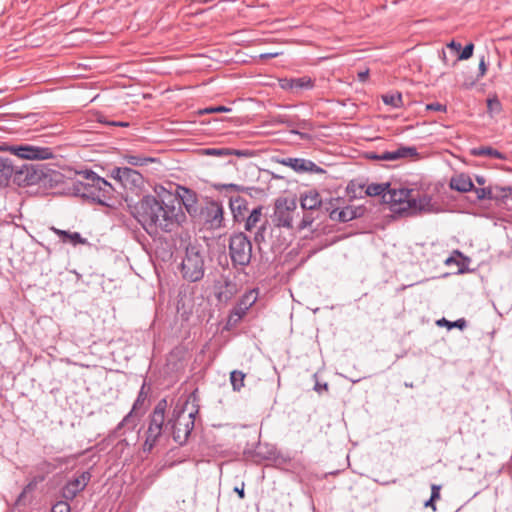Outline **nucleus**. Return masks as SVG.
Instances as JSON below:
<instances>
[{
	"instance_id": "nucleus-14",
	"label": "nucleus",
	"mask_w": 512,
	"mask_h": 512,
	"mask_svg": "<svg viewBox=\"0 0 512 512\" xmlns=\"http://www.w3.org/2000/svg\"><path fill=\"white\" fill-rule=\"evenodd\" d=\"M170 199H176L179 201L181 208L184 206L186 211L191 215H195L198 212L197 206V194L186 187L178 186L176 189V196L170 197Z\"/></svg>"
},
{
	"instance_id": "nucleus-52",
	"label": "nucleus",
	"mask_w": 512,
	"mask_h": 512,
	"mask_svg": "<svg viewBox=\"0 0 512 512\" xmlns=\"http://www.w3.org/2000/svg\"><path fill=\"white\" fill-rule=\"evenodd\" d=\"M476 182L479 185H484L486 181H485V178L483 176H476Z\"/></svg>"
},
{
	"instance_id": "nucleus-34",
	"label": "nucleus",
	"mask_w": 512,
	"mask_h": 512,
	"mask_svg": "<svg viewBox=\"0 0 512 512\" xmlns=\"http://www.w3.org/2000/svg\"><path fill=\"white\" fill-rule=\"evenodd\" d=\"M204 153L209 156H228L232 155V149L229 148H207Z\"/></svg>"
},
{
	"instance_id": "nucleus-23",
	"label": "nucleus",
	"mask_w": 512,
	"mask_h": 512,
	"mask_svg": "<svg viewBox=\"0 0 512 512\" xmlns=\"http://www.w3.org/2000/svg\"><path fill=\"white\" fill-rule=\"evenodd\" d=\"M230 208L236 220L244 218V211L247 210V201L241 196L230 198Z\"/></svg>"
},
{
	"instance_id": "nucleus-45",
	"label": "nucleus",
	"mask_w": 512,
	"mask_h": 512,
	"mask_svg": "<svg viewBox=\"0 0 512 512\" xmlns=\"http://www.w3.org/2000/svg\"><path fill=\"white\" fill-rule=\"evenodd\" d=\"M234 491L239 495V497L241 499H243L245 497V494H244V483H242V487L241 488L235 487Z\"/></svg>"
},
{
	"instance_id": "nucleus-8",
	"label": "nucleus",
	"mask_w": 512,
	"mask_h": 512,
	"mask_svg": "<svg viewBox=\"0 0 512 512\" xmlns=\"http://www.w3.org/2000/svg\"><path fill=\"white\" fill-rule=\"evenodd\" d=\"M298 214L295 200L278 199L275 203L272 222L276 227L292 229L293 220Z\"/></svg>"
},
{
	"instance_id": "nucleus-49",
	"label": "nucleus",
	"mask_w": 512,
	"mask_h": 512,
	"mask_svg": "<svg viewBox=\"0 0 512 512\" xmlns=\"http://www.w3.org/2000/svg\"><path fill=\"white\" fill-rule=\"evenodd\" d=\"M279 55L278 52H275V53H265V54H261V58L263 59H269V58H274V57H277Z\"/></svg>"
},
{
	"instance_id": "nucleus-5",
	"label": "nucleus",
	"mask_w": 512,
	"mask_h": 512,
	"mask_svg": "<svg viewBox=\"0 0 512 512\" xmlns=\"http://www.w3.org/2000/svg\"><path fill=\"white\" fill-rule=\"evenodd\" d=\"M206 251L198 241L189 242L181 262L182 277L189 282L200 281L205 274Z\"/></svg>"
},
{
	"instance_id": "nucleus-15",
	"label": "nucleus",
	"mask_w": 512,
	"mask_h": 512,
	"mask_svg": "<svg viewBox=\"0 0 512 512\" xmlns=\"http://www.w3.org/2000/svg\"><path fill=\"white\" fill-rule=\"evenodd\" d=\"M148 396V390H146V382L141 386L138 396L133 404L131 411L122 419V421L115 428L114 433H118L123 427L128 426L130 430H133L136 426V422L133 419V413L136 412L146 401Z\"/></svg>"
},
{
	"instance_id": "nucleus-21",
	"label": "nucleus",
	"mask_w": 512,
	"mask_h": 512,
	"mask_svg": "<svg viewBox=\"0 0 512 512\" xmlns=\"http://www.w3.org/2000/svg\"><path fill=\"white\" fill-rule=\"evenodd\" d=\"M52 231L58 235L64 243H71L76 246L78 244H85L87 242L86 239L82 238L81 234L78 232H69L61 229H57L55 227L52 228Z\"/></svg>"
},
{
	"instance_id": "nucleus-53",
	"label": "nucleus",
	"mask_w": 512,
	"mask_h": 512,
	"mask_svg": "<svg viewBox=\"0 0 512 512\" xmlns=\"http://www.w3.org/2000/svg\"><path fill=\"white\" fill-rule=\"evenodd\" d=\"M194 1L197 3L206 4V3L212 2L213 0H194Z\"/></svg>"
},
{
	"instance_id": "nucleus-41",
	"label": "nucleus",
	"mask_w": 512,
	"mask_h": 512,
	"mask_svg": "<svg viewBox=\"0 0 512 512\" xmlns=\"http://www.w3.org/2000/svg\"><path fill=\"white\" fill-rule=\"evenodd\" d=\"M36 468H37V470L48 474L53 470L54 467L51 465V463H49L47 461H43V462L39 463Z\"/></svg>"
},
{
	"instance_id": "nucleus-30",
	"label": "nucleus",
	"mask_w": 512,
	"mask_h": 512,
	"mask_svg": "<svg viewBox=\"0 0 512 512\" xmlns=\"http://www.w3.org/2000/svg\"><path fill=\"white\" fill-rule=\"evenodd\" d=\"M37 487L35 481L30 480L28 484L23 488L22 492L16 499V505H26V495L33 492Z\"/></svg>"
},
{
	"instance_id": "nucleus-17",
	"label": "nucleus",
	"mask_w": 512,
	"mask_h": 512,
	"mask_svg": "<svg viewBox=\"0 0 512 512\" xmlns=\"http://www.w3.org/2000/svg\"><path fill=\"white\" fill-rule=\"evenodd\" d=\"M361 207L346 206L342 209H333L330 212V218L339 222H348L362 215Z\"/></svg>"
},
{
	"instance_id": "nucleus-28",
	"label": "nucleus",
	"mask_w": 512,
	"mask_h": 512,
	"mask_svg": "<svg viewBox=\"0 0 512 512\" xmlns=\"http://www.w3.org/2000/svg\"><path fill=\"white\" fill-rule=\"evenodd\" d=\"M245 377V373L240 370H234L230 373V382L234 391H240L244 386Z\"/></svg>"
},
{
	"instance_id": "nucleus-39",
	"label": "nucleus",
	"mask_w": 512,
	"mask_h": 512,
	"mask_svg": "<svg viewBox=\"0 0 512 512\" xmlns=\"http://www.w3.org/2000/svg\"><path fill=\"white\" fill-rule=\"evenodd\" d=\"M312 222H313V218L308 214H304L299 225H298V228L304 229V228L310 226L312 224Z\"/></svg>"
},
{
	"instance_id": "nucleus-55",
	"label": "nucleus",
	"mask_w": 512,
	"mask_h": 512,
	"mask_svg": "<svg viewBox=\"0 0 512 512\" xmlns=\"http://www.w3.org/2000/svg\"><path fill=\"white\" fill-rule=\"evenodd\" d=\"M117 125H119V126H127L126 123H122V122L118 123Z\"/></svg>"
},
{
	"instance_id": "nucleus-9",
	"label": "nucleus",
	"mask_w": 512,
	"mask_h": 512,
	"mask_svg": "<svg viewBox=\"0 0 512 512\" xmlns=\"http://www.w3.org/2000/svg\"><path fill=\"white\" fill-rule=\"evenodd\" d=\"M111 177L117 180L124 188L137 190L143 186V176L129 167H115L111 171Z\"/></svg>"
},
{
	"instance_id": "nucleus-18",
	"label": "nucleus",
	"mask_w": 512,
	"mask_h": 512,
	"mask_svg": "<svg viewBox=\"0 0 512 512\" xmlns=\"http://www.w3.org/2000/svg\"><path fill=\"white\" fill-rule=\"evenodd\" d=\"M512 188H503V187H495L494 189L491 187L485 188H474L473 191L476 193L477 198L479 200H493L499 198L507 197V191H511Z\"/></svg>"
},
{
	"instance_id": "nucleus-7",
	"label": "nucleus",
	"mask_w": 512,
	"mask_h": 512,
	"mask_svg": "<svg viewBox=\"0 0 512 512\" xmlns=\"http://www.w3.org/2000/svg\"><path fill=\"white\" fill-rule=\"evenodd\" d=\"M229 253L234 265L247 266L252 258V244L242 232L230 237Z\"/></svg>"
},
{
	"instance_id": "nucleus-44",
	"label": "nucleus",
	"mask_w": 512,
	"mask_h": 512,
	"mask_svg": "<svg viewBox=\"0 0 512 512\" xmlns=\"http://www.w3.org/2000/svg\"><path fill=\"white\" fill-rule=\"evenodd\" d=\"M432 500H437L440 498V486L432 485L431 497Z\"/></svg>"
},
{
	"instance_id": "nucleus-32",
	"label": "nucleus",
	"mask_w": 512,
	"mask_h": 512,
	"mask_svg": "<svg viewBox=\"0 0 512 512\" xmlns=\"http://www.w3.org/2000/svg\"><path fill=\"white\" fill-rule=\"evenodd\" d=\"M437 325L447 326L449 329L454 328V327L459 328V329H464L466 327L467 323H466V320L463 318L458 319L454 322H450V321L446 320L445 318H442L437 321Z\"/></svg>"
},
{
	"instance_id": "nucleus-48",
	"label": "nucleus",
	"mask_w": 512,
	"mask_h": 512,
	"mask_svg": "<svg viewBox=\"0 0 512 512\" xmlns=\"http://www.w3.org/2000/svg\"><path fill=\"white\" fill-rule=\"evenodd\" d=\"M31 480L35 481V483L38 485L45 480V475H36Z\"/></svg>"
},
{
	"instance_id": "nucleus-13",
	"label": "nucleus",
	"mask_w": 512,
	"mask_h": 512,
	"mask_svg": "<svg viewBox=\"0 0 512 512\" xmlns=\"http://www.w3.org/2000/svg\"><path fill=\"white\" fill-rule=\"evenodd\" d=\"M202 215L209 228L219 229L223 226L224 208L221 203L217 201L208 202L202 209Z\"/></svg>"
},
{
	"instance_id": "nucleus-19",
	"label": "nucleus",
	"mask_w": 512,
	"mask_h": 512,
	"mask_svg": "<svg viewBox=\"0 0 512 512\" xmlns=\"http://www.w3.org/2000/svg\"><path fill=\"white\" fill-rule=\"evenodd\" d=\"M450 187L458 192L466 193L474 189V184L468 175L459 174L451 179Z\"/></svg>"
},
{
	"instance_id": "nucleus-25",
	"label": "nucleus",
	"mask_w": 512,
	"mask_h": 512,
	"mask_svg": "<svg viewBox=\"0 0 512 512\" xmlns=\"http://www.w3.org/2000/svg\"><path fill=\"white\" fill-rule=\"evenodd\" d=\"M262 211H263V207L258 206V207H255L250 212L249 216L245 219L244 228L246 231H252L254 228L257 227L258 223L261 221V218H262Z\"/></svg>"
},
{
	"instance_id": "nucleus-3",
	"label": "nucleus",
	"mask_w": 512,
	"mask_h": 512,
	"mask_svg": "<svg viewBox=\"0 0 512 512\" xmlns=\"http://www.w3.org/2000/svg\"><path fill=\"white\" fill-rule=\"evenodd\" d=\"M78 176L81 179L72 182L71 192L75 196L106 205L113 195L112 185L93 171H81L78 172Z\"/></svg>"
},
{
	"instance_id": "nucleus-47",
	"label": "nucleus",
	"mask_w": 512,
	"mask_h": 512,
	"mask_svg": "<svg viewBox=\"0 0 512 512\" xmlns=\"http://www.w3.org/2000/svg\"><path fill=\"white\" fill-rule=\"evenodd\" d=\"M368 75H369V71L368 70L361 71V72L358 73V79L360 81H365L368 78Z\"/></svg>"
},
{
	"instance_id": "nucleus-27",
	"label": "nucleus",
	"mask_w": 512,
	"mask_h": 512,
	"mask_svg": "<svg viewBox=\"0 0 512 512\" xmlns=\"http://www.w3.org/2000/svg\"><path fill=\"white\" fill-rule=\"evenodd\" d=\"M472 154L475 156H489V157L495 158V159H504L505 158L504 155L500 151L493 149L491 147H486V146H482V147L473 149Z\"/></svg>"
},
{
	"instance_id": "nucleus-2",
	"label": "nucleus",
	"mask_w": 512,
	"mask_h": 512,
	"mask_svg": "<svg viewBox=\"0 0 512 512\" xmlns=\"http://www.w3.org/2000/svg\"><path fill=\"white\" fill-rule=\"evenodd\" d=\"M385 203L397 214L414 216L423 213H435L437 209L428 194H420L414 189L390 184Z\"/></svg>"
},
{
	"instance_id": "nucleus-33",
	"label": "nucleus",
	"mask_w": 512,
	"mask_h": 512,
	"mask_svg": "<svg viewBox=\"0 0 512 512\" xmlns=\"http://www.w3.org/2000/svg\"><path fill=\"white\" fill-rule=\"evenodd\" d=\"M13 173V166L9 159L0 157V175L8 178Z\"/></svg>"
},
{
	"instance_id": "nucleus-42",
	"label": "nucleus",
	"mask_w": 512,
	"mask_h": 512,
	"mask_svg": "<svg viewBox=\"0 0 512 512\" xmlns=\"http://www.w3.org/2000/svg\"><path fill=\"white\" fill-rule=\"evenodd\" d=\"M231 109L226 107V106H214V107H210V108H207L205 109V112L206 113H222V112H229Z\"/></svg>"
},
{
	"instance_id": "nucleus-29",
	"label": "nucleus",
	"mask_w": 512,
	"mask_h": 512,
	"mask_svg": "<svg viewBox=\"0 0 512 512\" xmlns=\"http://www.w3.org/2000/svg\"><path fill=\"white\" fill-rule=\"evenodd\" d=\"M126 162L132 166H144L147 165L150 162H153L154 159L149 157H143L140 155H126L124 157Z\"/></svg>"
},
{
	"instance_id": "nucleus-36",
	"label": "nucleus",
	"mask_w": 512,
	"mask_h": 512,
	"mask_svg": "<svg viewBox=\"0 0 512 512\" xmlns=\"http://www.w3.org/2000/svg\"><path fill=\"white\" fill-rule=\"evenodd\" d=\"M487 109L490 114H497L501 110L500 101L494 97L487 99Z\"/></svg>"
},
{
	"instance_id": "nucleus-10",
	"label": "nucleus",
	"mask_w": 512,
	"mask_h": 512,
	"mask_svg": "<svg viewBox=\"0 0 512 512\" xmlns=\"http://www.w3.org/2000/svg\"><path fill=\"white\" fill-rule=\"evenodd\" d=\"M418 155L415 147L400 146L392 151L367 152L366 158L374 161H398L407 158H413Z\"/></svg>"
},
{
	"instance_id": "nucleus-38",
	"label": "nucleus",
	"mask_w": 512,
	"mask_h": 512,
	"mask_svg": "<svg viewBox=\"0 0 512 512\" xmlns=\"http://www.w3.org/2000/svg\"><path fill=\"white\" fill-rule=\"evenodd\" d=\"M266 224L267 222L261 224L256 233H255V236H254V241L257 243V244H260L261 242H263L265 240V233H266Z\"/></svg>"
},
{
	"instance_id": "nucleus-40",
	"label": "nucleus",
	"mask_w": 512,
	"mask_h": 512,
	"mask_svg": "<svg viewBox=\"0 0 512 512\" xmlns=\"http://www.w3.org/2000/svg\"><path fill=\"white\" fill-rule=\"evenodd\" d=\"M426 109L432 110V111H437V112H445L446 106L442 105L438 102H434V103L427 104Z\"/></svg>"
},
{
	"instance_id": "nucleus-1",
	"label": "nucleus",
	"mask_w": 512,
	"mask_h": 512,
	"mask_svg": "<svg viewBox=\"0 0 512 512\" xmlns=\"http://www.w3.org/2000/svg\"><path fill=\"white\" fill-rule=\"evenodd\" d=\"M134 216L150 235L176 232L186 221L185 212L179 201L159 200L152 195L144 196L137 203Z\"/></svg>"
},
{
	"instance_id": "nucleus-43",
	"label": "nucleus",
	"mask_w": 512,
	"mask_h": 512,
	"mask_svg": "<svg viewBox=\"0 0 512 512\" xmlns=\"http://www.w3.org/2000/svg\"><path fill=\"white\" fill-rule=\"evenodd\" d=\"M447 48L451 49L452 51L457 52L459 54L462 49V46L459 42L452 40L451 42H449L447 44Z\"/></svg>"
},
{
	"instance_id": "nucleus-12",
	"label": "nucleus",
	"mask_w": 512,
	"mask_h": 512,
	"mask_svg": "<svg viewBox=\"0 0 512 512\" xmlns=\"http://www.w3.org/2000/svg\"><path fill=\"white\" fill-rule=\"evenodd\" d=\"M9 149L14 155L24 159L46 160L53 157L52 150L47 147H39L34 145H14Z\"/></svg>"
},
{
	"instance_id": "nucleus-31",
	"label": "nucleus",
	"mask_w": 512,
	"mask_h": 512,
	"mask_svg": "<svg viewBox=\"0 0 512 512\" xmlns=\"http://www.w3.org/2000/svg\"><path fill=\"white\" fill-rule=\"evenodd\" d=\"M382 100L385 104L391 105L395 108L402 105V95L400 93L383 95Z\"/></svg>"
},
{
	"instance_id": "nucleus-22",
	"label": "nucleus",
	"mask_w": 512,
	"mask_h": 512,
	"mask_svg": "<svg viewBox=\"0 0 512 512\" xmlns=\"http://www.w3.org/2000/svg\"><path fill=\"white\" fill-rule=\"evenodd\" d=\"M390 184L389 182L371 183L367 185L365 194L371 197L380 196L383 203H385L386 193H388Z\"/></svg>"
},
{
	"instance_id": "nucleus-4",
	"label": "nucleus",
	"mask_w": 512,
	"mask_h": 512,
	"mask_svg": "<svg viewBox=\"0 0 512 512\" xmlns=\"http://www.w3.org/2000/svg\"><path fill=\"white\" fill-rule=\"evenodd\" d=\"M199 412V407L189 399L182 404L177 403L173 409L171 418L166 427L170 426L173 439L176 443L183 445L186 443L191 431L194 428L195 418Z\"/></svg>"
},
{
	"instance_id": "nucleus-35",
	"label": "nucleus",
	"mask_w": 512,
	"mask_h": 512,
	"mask_svg": "<svg viewBox=\"0 0 512 512\" xmlns=\"http://www.w3.org/2000/svg\"><path fill=\"white\" fill-rule=\"evenodd\" d=\"M474 45L473 43L467 44L457 56L456 61L467 60L473 55Z\"/></svg>"
},
{
	"instance_id": "nucleus-50",
	"label": "nucleus",
	"mask_w": 512,
	"mask_h": 512,
	"mask_svg": "<svg viewBox=\"0 0 512 512\" xmlns=\"http://www.w3.org/2000/svg\"><path fill=\"white\" fill-rule=\"evenodd\" d=\"M434 502H435V500H432V498H430L429 500H427L425 502V507H431L435 511L436 506H435Z\"/></svg>"
},
{
	"instance_id": "nucleus-51",
	"label": "nucleus",
	"mask_w": 512,
	"mask_h": 512,
	"mask_svg": "<svg viewBox=\"0 0 512 512\" xmlns=\"http://www.w3.org/2000/svg\"><path fill=\"white\" fill-rule=\"evenodd\" d=\"M232 155H236V156H246V155H247V152H246V151H243V150H234V149H232Z\"/></svg>"
},
{
	"instance_id": "nucleus-11",
	"label": "nucleus",
	"mask_w": 512,
	"mask_h": 512,
	"mask_svg": "<svg viewBox=\"0 0 512 512\" xmlns=\"http://www.w3.org/2000/svg\"><path fill=\"white\" fill-rule=\"evenodd\" d=\"M90 471H83L79 475L74 476L68 480L61 489V495L66 500H73L82 492L91 480Z\"/></svg>"
},
{
	"instance_id": "nucleus-16",
	"label": "nucleus",
	"mask_w": 512,
	"mask_h": 512,
	"mask_svg": "<svg viewBox=\"0 0 512 512\" xmlns=\"http://www.w3.org/2000/svg\"><path fill=\"white\" fill-rule=\"evenodd\" d=\"M280 164L287 166L298 173L303 172H323L314 162L303 158H283L279 161Z\"/></svg>"
},
{
	"instance_id": "nucleus-46",
	"label": "nucleus",
	"mask_w": 512,
	"mask_h": 512,
	"mask_svg": "<svg viewBox=\"0 0 512 512\" xmlns=\"http://www.w3.org/2000/svg\"><path fill=\"white\" fill-rule=\"evenodd\" d=\"M479 70L481 72V75H484L486 72V63H485L484 57L480 60Z\"/></svg>"
},
{
	"instance_id": "nucleus-6",
	"label": "nucleus",
	"mask_w": 512,
	"mask_h": 512,
	"mask_svg": "<svg viewBox=\"0 0 512 512\" xmlns=\"http://www.w3.org/2000/svg\"><path fill=\"white\" fill-rule=\"evenodd\" d=\"M166 408V399H161L156 404L152 414L150 415L148 429L146 431V439L143 444V451L146 453H150L152 451L162 436Z\"/></svg>"
},
{
	"instance_id": "nucleus-24",
	"label": "nucleus",
	"mask_w": 512,
	"mask_h": 512,
	"mask_svg": "<svg viewBox=\"0 0 512 512\" xmlns=\"http://www.w3.org/2000/svg\"><path fill=\"white\" fill-rule=\"evenodd\" d=\"M468 258L463 257L462 253L458 250H455L453 254L445 260V264L447 266L456 265L457 273L462 274L465 272V261Z\"/></svg>"
},
{
	"instance_id": "nucleus-37",
	"label": "nucleus",
	"mask_w": 512,
	"mask_h": 512,
	"mask_svg": "<svg viewBox=\"0 0 512 512\" xmlns=\"http://www.w3.org/2000/svg\"><path fill=\"white\" fill-rule=\"evenodd\" d=\"M69 500L58 501L55 505H53L51 512H70L71 508L68 504Z\"/></svg>"
},
{
	"instance_id": "nucleus-26",
	"label": "nucleus",
	"mask_w": 512,
	"mask_h": 512,
	"mask_svg": "<svg viewBox=\"0 0 512 512\" xmlns=\"http://www.w3.org/2000/svg\"><path fill=\"white\" fill-rule=\"evenodd\" d=\"M314 86V83L311 78L309 77H301V78H295L290 79L288 81V87L291 90H302V89H311Z\"/></svg>"
},
{
	"instance_id": "nucleus-20",
	"label": "nucleus",
	"mask_w": 512,
	"mask_h": 512,
	"mask_svg": "<svg viewBox=\"0 0 512 512\" xmlns=\"http://www.w3.org/2000/svg\"><path fill=\"white\" fill-rule=\"evenodd\" d=\"M301 207L303 210H314L321 205V197L315 190H310L301 196Z\"/></svg>"
},
{
	"instance_id": "nucleus-54",
	"label": "nucleus",
	"mask_w": 512,
	"mask_h": 512,
	"mask_svg": "<svg viewBox=\"0 0 512 512\" xmlns=\"http://www.w3.org/2000/svg\"><path fill=\"white\" fill-rule=\"evenodd\" d=\"M442 60L445 64H447V57L444 51L442 52Z\"/></svg>"
}]
</instances>
